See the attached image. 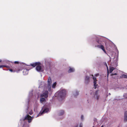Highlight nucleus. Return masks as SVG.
<instances>
[{
	"label": "nucleus",
	"mask_w": 127,
	"mask_h": 127,
	"mask_svg": "<svg viewBox=\"0 0 127 127\" xmlns=\"http://www.w3.org/2000/svg\"><path fill=\"white\" fill-rule=\"evenodd\" d=\"M66 94V91L64 90H63L60 91L58 95V97L61 98H64Z\"/></svg>",
	"instance_id": "f257e3e1"
},
{
	"label": "nucleus",
	"mask_w": 127,
	"mask_h": 127,
	"mask_svg": "<svg viewBox=\"0 0 127 127\" xmlns=\"http://www.w3.org/2000/svg\"><path fill=\"white\" fill-rule=\"evenodd\" d=\"M33 118V117H31V116L28 114L25 116V118L23 120V121L28 120V122L29 123L31 122Z\"/></svg>",
	"instance_id": "f03ea898"
},
{
	"label": "nucleus",
	"mask_w": 127,
	"mask_h": 127,
	"mask_svg": "<svg viewBox=\"0 0 127 127\" xmlns=\"http://www.w3.org/2000/svg\"><path fill=\"white\" fill-rule=\"evenodd\" d=\"M23 68V66L22 64H20L19 65L14 69L15 72H18L19 71H22Z\"/></svg>",
	"instance_id": "7ed1b4c3"
},
{
	"label": "nucleus",
	"mask_w": 127,
	"mask_h": 127,
	"mask_svg": "<svg viewBox=\"0 0 127 127\" xmlns=\"http://www.w3.org/2000/svg\"><path fill=\"white\" fill-rule=\"evenodd\" d=\"M48 90L49 91H50L51 90V87L52 83V80L50 77H49L48 78Z\"/></svg>",
	"instance_id": "20e7f679"
},
{
	"label": "nucleus",
	"mask_w": 127,
	"mask_h": 127,
	"mask_svg": "<svg viewBox=\"0 0 127 127\" xmlns=\"http://www.w3.org/2000/svg\"><path fill=\"white\" fill-rule=\"evenodd\" d=\"M48 92L47 91H46L42 94L40 95L41 97H44L45 98H47L48 96Z\"/></svg>",
	"instance_id": "39448f33"
},
{
	"label": "nucleus",
	"mask_w": 127,
	"mask_h": 127,
	"mask_svg": "<svg viewBox=\"0 0 127 127\" xmlns=\"http://www.w3.org/2000/svg\"><path fill=\"white\" fill-rule=\"evenodd\" d=\"M36 69L38 72H42L43 71L40 65H37L36 67Z\"/></svg>",
	"instance_id": "423d86ee"
},
{
	"label": "nucleus",
	"mask_w": 127,
	"mask_h": 127,
	"mask_svg": "<svg viewBox=\"0 0 127 127\" xmlns=\"http://www.w3.org/2000/svg\"><path fill=\"white\" fill-rule=\"evenodd\" d=\"M92 76H93V78L94 80V88L95 89L96 88V86L97 85H96V82L97 81V80L96 79V77H93L94 76L93 75H92Z\"/></svg>",
	"instance_id": "0eeeda50"
},
{
	"label": "nucleus",
	"mask_w": 127,
	"mask_h": 127,
	"mask_svg": "<svg viewBox=\"0 0 127 127\" xmlns=\"http://www.w3.org/2000/svg\"><path fill=\"white\" fill-rule=\"evenodd\" d=\"M96 46L97 47L102 49V50L103 51V52L104 53H106V51L103 45H97Z\"/></svg>",
	"instance_id": "6e6552de"
},
{
	"label": "nucleus",
	"mask_w": 127,
	"mask_h": 127,
	"mask_svg": "<svg viewBox=\"0 0 127 127\" xmlns=\"http://www.w3.org/2000/svg\"><path fill=\"white\" fill-rule=\"evenodd\" d=\"M40 62H35L32 64H31V65L33 67H34L36 66H37V65H40Z\"/></svg>",
	"instance_id": "1a4fd4ad"
},
{
	"label": "nucleus",
	"mask_w": 127,
	"mask_h": 127,
	"mask_svg": "<svg viewBox=\"0 0 127 127\" xmlns=\"http://www.w3.org/2000/svg\"><path fill=\"white\" fill-rule=\"evenodd\" d=\"M99 91V90H97L96 91L94 96V97L96 98L97 100L98 99L99 97V95H98V92Z\"/></svg>",
	"instance_id": "9d476101"
},
{
	"label": "nucleus",
	"mask_w": 127,
	"mask_h": 127,
	"mask_svg": "<svg viewBox=\"0 0 127 127\" xmlns=\"http://www.w3.org/2000/svg\"><path fill=\"white\" fill-rule=\"evenodd\" d=\"M90 77L89 76H86L85 79V83L87 84L89 82Z\"/></svg>",
	"instance_id": "9b49d317"
},
{
	"label": "nucleus",
	"mask_w": 127,
	"mask_h": 127,
	"mask_svg": "<svg viewBox=\"0 0 127 127\" xmlns=\"http://www.w3.org/2000/svg\"><path fill=\"white\" fill-rule=\"evenodd\" d=\"M124 121L125 122L127 121V111H126L125 113Z\"/></svg>",
	"instance_id": "f8f14e48"
},
{
	"label": "nucleus",
	"mask_w": 127,
	"mask_h": 127,
	"mask_svg": "<svg viewBox=\"0 0 127 127\" xmlns=\"http://www.w3.org/2000/svg\"><path fill=\"white\" fill-rule=\"evenodd\" d=\"M48 110L49 109L48 108H46L43 110L41 114H42L43 113L47 112L48 111Z\"/></svg>",
	"instance_id": "ddd939ff"
},
{
	"label": "nucleus",
	"mask_w": 127,
	"mask_h": 127,
	"mask_svg": "<svg viewBox=\"0 0 127 127\" xmlns=\"http://www.w3.org/2000/svg\"><path fill=\"white\" fill-rule=\"evenodd\" d=\"M115 69V68L113 67H111L110 68H109V72L110 73H111Z\"/></svg>",
	"instance_id": "4468645a"
},
{
	"label": "nucleus",
	"mask_w": 127,
	"mask_h": 127,
	"mask_svg": "<svg viewBox=\"0 0 127 127\" xmlns=\"http://www.w3.org/2000/svg\"><path fill=\"white\" fill-rule=\"evenodd\" d=\"M74 69L73 68H70L68 71V73H70L73 72L74 71Z\"/></svg>",
	"instance_id": "2eb2a0df"
},
{
	"label": "nucleus",
	"mask_w": 127,
	"mask_h": 127,
	"mask_svg": "<svg viewBox=\"0 0 127 127\" xmlns=\"http://www.w3.org/2000/svg\"><path fill=\"white\" fill-rule=\"evenodd\" d=\"M45 101V99L44 98L42 97V98L40 99V101L41 103H42L44 101Z\"/></svg>",
	"instance_id": "dca6fc26"
},
{
	"label": "nucleus",
	"mask_w": 127,
	"mask_h": 127,
	"mask_svg": "<svg viewBox=\"0 0 127 127\" xmlns=\"http://www.w3.org/2000/svg\"><path fill=\"white\" fill-rule=\"evenodd\" d=\"M64 110H61L60 111L59 115H62L64 114Z\"/></svg>",
	"instance_id": "f3484780"
},
{
	"label": "nucleus",
	"mask_w": 127,
	"mask_h": 127,
	"mask_svg": "<svg viewBox=\"0 0 127 127\" xmlns=\"http://www.w3.org/2000/svg\"><path fill=\"white\" fill-rule=\"evenodd\" d=\"M8 70L10 71L11 72H15V70L14 69H9L8 68Z\"/></svg>",
	"instance_id": "a211bd4d"
},
{
	"label": "nucleus",
	"mask_w": 127,
	"mask_h": 127,
	"mask_svg": "<svg viewBox=\"0 0 127 127\" xmlns=\"http://www.w3.org/2000/svg\"><path fill=\"white\" fill-rule=\"evenodd\" d=\"M56 84L57 83L56 82H55L52 85V88H55L56 86Z\"/></svg>",
	"instance_id": "6ab92c4d"
},
{
	"label": "nucleus",
	"mask_w": 127,
	"mask_h": 127,
	"mask_svg": "<svg viewBox=\"0 0 127 127\" xmlns=\"http://www.w3.org/2000/svg\"><path fill=\"white\" fill-rule=\"evenodd\" d=\"M78 95V92L77 91H76L75 93H74V95L75 97H76V96Z\"/></svg>",
	"instance_id": "aec40b11"
},
{
	"label": "nucleus",
	"mask_w": 127,
	"mask_h": 127,
	"mask_svg": "<svg viewBox=\"0 0 127 127\" xmlns=\"http://www.w3.org/2000/svg\"><path fill=\"white\" fill-rule=\"evenodd\" d=\"M122 77L125 78H126L127 79V75H122Z\"/></svg>",
	"instance_id": "412c9836"
},
{
	"label": "nucleus",
	"mask_w": 127,
	"mask_h": 127,
	"mask_svg": "<svg viewBox=\"0 0 127 127\" xmlns=\"http://www.w3.org/2000/svg\"><path fill=\"white\" fill-rule=\"evenodd\" d=\"M97 42L100 45H102V44L101 43V41L99 40H97Z\"/></svg>",
	"instance_id": "4be33fe9"
},
{
	"label": "nucleus",
	"mask_w": 127,
	"mask_h": 127,
	"mask_svg": "<svg viewBox=\"0 0 127 127\" xmlns=\"http://www.w3.org/2000/svg\"><path fill=\"white\" fill-rule=\"evenodd\" d=\"M14 63L15 64H19V62H18V61H15V62H14Z\"/></svg>",
	"instance_id": "5701e85b"
},
{
	"label": "nucleus",
	"mask_w": 127,
	"mask_h": 127,
	"mask_svg": "<svg viewBox=\"0 0 127 127\" xmlns=\"http://www.w3.org/2000/svg\"><path fill=\"white\" fill-rule=\"evenodd\" d=\"M3 67H6L5 65H0V68H1Z\"/></svg>",
	"instance_id": "b1692460"
},
{
	"label": "nucleus",
	"mask_w": 127,
	"mask_h": 127,
	"mask_svg": "<svg viewBox=\"0 0 127 127\" xmlns=\"http://www.w3.org/2000/svg\"><path fill=\"white\" fill-rule=\"evenodd\" d=\"M117 74L116 73H112V75H117Z\"/></svg>",
	"instance_id": "393cba45"
},
{
	"label": "nucleus",
	"mask_w": 127,
	"mask_h": 127,
	"mask_svg": "<svg viewBox=\"0 0 127 127\" xmlns=\"http://www.w3.org/2000/svg\"><path fill=\"white\" fill-rule=\"evenodd\" d=\"M83 117L84 116L83 115H82L81 116V119L82 120L83 119Z\"/></svg>",
	"instance_id": "a878e982"
},
{
	"label": "nucleus",
	"mask_w": 127,
	"mask_h": 127,
	"mask_svg": "<svg viewBox=\"0 0 127 127\" xmlns=\"http://www.w3.org/2000/svg\"><path fill=\"white\" fill-rule=\"evenodd\" d=\"M99 74H95V76H97L99 75Z\"/></svg>",
	"instance_id": "bb28decb"
},
{
	"label": "nucleus",
	"mask_w": 127,
	"mask_h": 127,
	"mask_svg": "<svg viewBox=\"0 0 127 127\" xmlns=\"http://www.w3.org/2000/svg\"><path fill=\"white\" fill-rule=\"evenodd\" d=\"M29 114L30 115H31L32 114V112H29Z\"/></svg>",
	"instance_id": "cd10ccee"
},
{
	"label": "nucleus",
	"mask_w": 127,
	"mask_h": 127,
	"mask_svg": "<svg viewBox=\"0 0 127 127\" xmlns=\"http://www.w3.org/2000/svg\"><path fill=\"white\" fill-rule=\"evenodd\" d=\"M94 121L95 122L96 121V119H95L94 120Z\"/></svg>",
	"instance_id": "c85d7f7f"
},
{
	"label": "nucleus",
	"mask_w": 127,
	"mask_h": 127,
	"mask_svg": "<svg viewBox=\"0 0 127 127\" xmlns=\"http://www.w3.org/2000/svg\"><path fill=\"white\" fill-rule=\"evenodd\" d=\"M2 61L1 60H0V63H1V62Z\"/></svg>",
	"instance_id": "c756f323"
},
{
	"label": "nucleus",
	"mask_w": 127,
	"mask_h": 127,
	"mask_svg": "<svg viewBox=\"0 0 127 127\" xmlns=\"http://www.w3.org/2000/svg\"><path fill=\"white\" fill-rule=\"evenodd\" d=\"M101 127H103V125H102Z\"/></svg>",
	"instance_id": "7c9ffc66"
},
{
	"label": "nucleus",
	"mask_w": 127,
	"mask_h": 127,
	"mask_svg": "<svg viewBox=\"0 0 127 127\" xmlns=\"http://www.w3.org/2000/svg\"><path fill=\"white\" fill-rule=\"evenodd\" d=\"M106 66L107 68H108L107 66V64H106Z\"/></svg>",
	"instance_id": "2f4dec72"
},
{
	"label": "nucleus",
	"mask_w": 127,
	"mask_h": 127,
	"mask_svg": "<svg viewBox=\"0 0 127 127\" xmlns=\"http://www.w3.org/2000/svg\"><path fill=\"white\" fill-rule=\"evenodd\" d=\"M108 71H107V72H108Z\"/></svg>",
	"instance_id": "473e14b6"
},
{
	"label": "nucleus",
	"mask_w": 127,
	"mask_h": 127,
	"mask_svg": "<svg viewBox=\"0 0 127 127\" xmlns=\"http://www.w3.org/2000/svg\"><path fill=\"white\" fill-rule=\"evenodd\" d=\"M92 127H95L94 126H93Z\"/></svg>",
	"instance_id": "72a5a7b5"
}]
</instances>
